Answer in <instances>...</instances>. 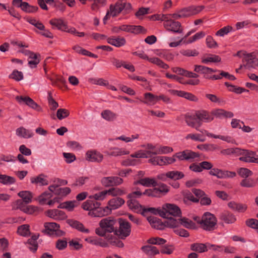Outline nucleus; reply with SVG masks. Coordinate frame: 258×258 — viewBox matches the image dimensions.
Instances as JSON below:
<instances>
[{"label":"nucleus","instance_id":"a211bd4d","mask_svg":"<svg viewBox=\"0 0 258 258\" xmlns=\"http://www.w3.org/2000/svg\"><path fill=\"white\" fill-rule=\"evenodd\" d=\"M46 215L49 218L57 221L63 220L67 218L64 212L58 209L48 210L46 211Z\"/></svg>","mask_w":258,"mask_h":258},{"label":"nucleus","instance_id":"e433bc0d","mask_svg":"<svg viewBox=\"0 0 258 258\" xmlns=\"http://www.w3.org/2000/svg\"><path fill=\"white\" fill-rule=\"evenodd\" d=\"M201 133L203 134H205L207 136L209 137L213 138L214 139H219L222 140V141H226L228 143H233L234 141L233 139L230 136H220V135H215L212 133L208 132L206 130L201 131Z\"/></svg>","mask_w":258,"mask_h":258},{"label":"nucleus","instance_id":"a878e982","mask_svg":"<svg viewBox=\"0 0 258 258\" xmlns=\"http://www.w3.org/2000/svg\"><path fill=\"white\" fill-rule=\"evenodd\" d=\"M122 32L131 33L135 34L142 32L143 27L141 26H135L130 25H121Z\"/></svg>","mask_w":258,"mask_h":258},{"label":"nucleus","instance_id":"e2e57ef3","mask_svg":"<svg viewBox=\"0 0 258 258\" xmlns=\"http://www.w3.org/2000/svg\"><path fill=\"white\" fill-rule=\"evenodd\" d=\"M106 191L107 192V195H108L114 197L121 196L125 194V192L123 190L117 187L111 188L108 190H106Z\"/></svg>","mask_w":258,"mask_h":258},{"label":"nucleus","instance_id":"de8ad7c7","mask_svg":"<svg viewBox=\"0 0 258 258\" xmlns=\"http://www.w3.org/2000/svg\"><path fill=\"white\" fill-rule=\"evenodd\" d=\"M17 233L19 235L27 237L30 235V226L28 224H24L18 227Z\"/></svg>","mask_w":258,"mask_h":258},{"label":"nucleus","instance_id":"9b49d317","mask_svg":"<svg viewBox=\"0 0 258 258\" xmlns=\"http://www.w3.org/2000/svg\"><path fill=\"white\" fill-rule=\"evenodd\" d=\"M25 55L28 56V66L31 69L37 67V64L40 62V55L38 53H34L29 50H25L22 51Z\"/></svg>","mask_w":258,"mask_h":258},{"label":"nucleus","instance_id":"1a4fd4ad","mask_svg":"<svg viewBox=\"0 0 258 258\" xmlns=\"http://www.w3.org/2000/svg\"><path fill=\"white\" fill-rule=\"evenodd\" d=\"M177 158L180 161H194L197 158L200 157L198 153L194 152L190 150H185L183 151L175 153Z\"/></svg>","mask_w":258,"mask_h":258},{"label":"nucleus","instance_id":"4be33fe9","mask_svg":"<svg viewBox=\"0 0 258 258\" xmlns=\"http://www.w3.org/2000/svg\"><path fill=\"white\" fill-rule=\"evenodd\" d=\"M211 112L213 119L215 117L222 119L223 118H232L234 116L233 112L222 109H214Z\"/></svg>","mask_w":258,"mask_h":258},{"label":"nucleus","instance_id":"603ef678","mask_svg":"<svg viewBox=\"0 0 258 258\" xmlns=\"http://www.w3.org/2000/svg\"><path fill=\"white\" fill-rule=\"evenodd\" d=\"M107 214L105 209H102L100 206L94 208L92 211L89 212L88 214L92 217H102Z\"/></svg>","mask_w":258,"mask_h":258},{"label":"nucleus","instance_id":"58836bf2","mask_svg":"<svg viewBox=\"0 0 258 258\" xmlns=\"http://www.w3.org/2000/svg\"><path fill=\"white\" fill-rule=\"evenodd\" d=\"M130 152L124 148L115 147L110 150L108 155L111 156H119L129 154Z\"/></svg>","mask_w":258,"mask_h":258},{"label":"nucleus","instance_id":"c85d7f7f","mask_svg":"<svg viewBox=\"0 0 258 258\" xmlns=\"http://www.w3.org/2000/svg\"><path fill=\"white\" fill-rule=\"evenodd\" d=\"M127 203L129 208L133 211L143 213L144 208L136 199H129Z\"/></svg>","mask_w":258,"mask_h":258},{"label":"nucleus","instance_id":"20e7f679","mask_svg":"<svg viewBox=\"0 0 258 258\" xmlns=\"http://www.w3.org/2000/svg\"><path fill=\"white\" fill-rule=\"evenodd\" d=\"M234 56L242 58L243 67L249 70L255 69L258 66V59L253 53H247L244 50L238 51Z\"/></svg>","mask_w":258,"mask_h":258},{"label":"nucleus","instance_id":"4468645a","mask_svg":"<svg viewBox=\"0 0 258 258\" xmlns=\"http://www.w3.org/2000/svg\"><path fill=\"white\" fill-rule=\"evenodd\" d=\"M101 182L103 186L109 187L119 185L123 182V180L117 176L104 177L101 179Z\"/></svg>","mask_w":258,"mask_h":258},{"label":"nucleus","instance_id":"79ce46f5","mask_svg":"<svg viewBox=\"0 0 258 258\" xmlns=\"http://www.w3.org/2000/svg\"><path fill=\"white\" fill-rule=\"evenodd\" d=\"M78 205V202L74 200L63 202L60 204L57 208L60 209H65L69 211H72L73 210L74 208Z\"/></svg>","mask_w":258,"mask_h":258},{"label":"nucleus","instance_id":"49530a36","mask_svg":"<svg viewBox=\"0 0 258 258\" xmlns=\"http://www.w3.org/2000/svg\"><path fill=\"white\" fill-rule=\"evenodd\" d=\"M220 218L221 220L227 224H232L236 220L235 216L228 212H225L222 214Z\"/></svg>","mask_w":258,"mask_h":258},{"label":"nucleus","instance_id":"680f3d73","mask_svg":"<svg viewBox=\"0 0 258 258\" xmlns=\"http://www.w3.org/2000/svg\"><path fill=\"white\" fill-rule=\"evenodd\" d=\"M22 11L28 13H32L36 12L38 10V7L30 5L27 2H24L22 8H21Z\"/></svg>","mask_w":258,"mask_h":258},{"label":"nucleus","instance_id":"3c124183","mask_svg":"<svg viewBox=\"0 0 258 258\" xmlns=\"http://www.w3.org/2000/svg\"><path fill=\"white\" fill-rule=\"evenodd\" d=\"M140 135L138 134H135L132 135L130 137H126L125 135H121L119 137H116L115 140H120L126 143L129 142H133L134 140L138 139Z\"/></svg>","mask_w":258,"mask_h":258},{"label":"nucleus","instance_id":"39448f33","mask_svg":"<svg viewBox=\"0 0 258 258\" xmlns=\"http://www.w3.org/2000/svg\"><path fill=\"white\" fill-rule=\"evenodd\" d=\"M200 227L205 230L212 231L215 228L217 220L215 215L210 212L205 213L202 217Z\"/></svg>","mask_w":258,"mask_h":258},{"label":"nucleus","instance_id":"7ed1b4c3","mask_svg":"<svg viewBox=\"0 0 258 258\" xmlns=\"http://www.w3.org/2000/svg\"><path fill=\"white\" fill-rule=\"evenodd\" d=\"M49 23L52 27H55L61 31L66 32L80 37L85 36L84 32H78L75 28L69 27L67 22L62 18L52 19L49 21Z\"/></svg>","mask_w":258,"mask_h":258},{"label":"nucleus","instance_id":"6ab92c4d","mask_svg":"<svg viewBox=\"0 0 258 258\" xmlns=\"http://www.w3.org/2000/svg\"><path fill=\"white\" fill-rule=\"evenodd\" d=\"M184 120L186 124L191 127L195 128L197 131H203L204 130H200V127L201 126L199 125V119L196 116V112L195 115H191L186 114L184 117Z\"/></svg>","mask_w":258,"mask_h":258},{"label":"nucleus","instance_id":"2f4dec72","mask_svg":"<svg viewBox=\"0 0 258 258\" xmlns=\"http://www.w3.org/2000/svg\"><path fill=\"white\" fill-rule=\"evenodd\" d=\"M144 101L143 102L148 105H154L157 102V95L151 93H145L144 94Z\"/></svg>","mask_w":258,"mask_h":258},{"label":"nucleus","instance_id":"412c9836","mask_svg":"<svg viewBox=\"0 0 258 258\" xmlns=\"http://www.w3.org/2000/svg\"><path fill=\"white\" fill-rule=\"evenodd\" d=\"M16 100L20 104H26L34 109H37L39 107L38 105L28 96H17Z\"/></svg>","mask_w":258,"mask_h":258},{"label":"nucleus","instance_id":"f704fd0d","mask_svg":"<svg viewBox=\"0 0 258 258\" xmlns=\"http://www.w3.org/2000/svg\"><path fill=\"white\" fill-rule=\"evenodd\" d=\"M124 203V200L121 198H113L108 202V207L110 210L116 209Z\"/></svg>","mask_w":258,"mask_h":258},{"label":"nucleus","instance_id":"4c0bfd02","mask_svg":"<svg viewBox=\"0 0 258 258\" xmlns=\"http://www.w3.org/2000/svg\"><path fill=\"white\" fill-rule=\"evenodd\" d=\"M32 183L39 184L40 185H47L49 182L47 179V176L41 174L36 177H32L31 178Z\"/></svg>","mask_w":258,"mask_h":258},{"label":"nucleus","instance_id":"423d86ee","mask_svg":"<svg viewBox=\"0 0 258 258\" xmlns=\"http://www.w3.org/2000/svg\"><path fill=\"white\" fill-rule=\"evenodd\" d=\"M194 71L202 74L203 78L206 79L217 80L221 79L220 76L214 74L218 72V70H214L204 66L195 65Z\"/></svg>","mask_w":258,"mask_h":258},{"label":"nucleus","instance_id":"a19ab883","mask_svg":"<svg viewBox=\"0 0 258 258\" xmlns=\"http://www.w3.org/2000/svg\"><path fill=\"white\" fill-rule=\"evenodd\" d=\"M175 92L176 94L179 97H183L191 101L197 102L198 101V97L191 93L183 91H175Z\"/></svg>","mask_w":258,"mask_h":258},{"label":"nucleus","instance_id":"09e8293b","mask_svg":"<svg viewBox=\"0 0 258 258\" xmlns=\"http://www.w3.org/2000/svg\"><path fill=\"white\" fill-rule=\"evenodd\" d=\"M147 220L153 227L157 229L162 228V222L157 217L149 216L147 218Z\"/></svg>","mask_w":258,"mask_h":258},{"label":"nucleus","instance_id":"bf43d9fd","mask_svg":"<svg viewBox=\"0 0 258 258\" xmlns=\"http://www.w3.org/2000/svg\"><path fill=\"white\" fill-rule=\"evenodd\" d=\"M107 196L106 190L96 193L93 195L89 196V199L94 200V201H103Z\"/></svg>","mask_w":258,"mask_h":258},{"label":"nucleus","instance_id":"2eb2a0df","mask_svg":"<svg viewBox=\"0 0 258 258\" xmlns=\"http://www.w3.org/2000/svg\"><path fill=\"white\" fill-rule=\"evenodd\" d=\"M164 26L168 31L178 33H181L183 32L181 27V24L177 21L171 20H166L164 23Z\"/></svg>","mask_w":258,"mask_h":258},{"label":"nucleus","instance_id":"052dcab7","mask_svg":"<svg viewBox=\"0 0 258 258\" xmlns=\"http://www.w3.org/2000/svg\"><path fill=\"white\" fill-rule=\"evenodd\" d=\"M225 85L227 86L228 88H229V91L233 92L237 94H241L246 91L248 92V90H246L243 88L230 85L228 82H225Z\"/></svg>","mask_w":258,"mask_h":258},{"label":"nucleus","instance_id":"bb28decb","mask_svg":"<svg viewBox=\"0 0 258 258\" xmlns=\"http://www.w3.org/2000/svg\"><path fill=\"white\" fill-rule=\"evenodd\" d=\"M107 42L115 47H120L124 45L126 43V40L122 37H111L107 39Z\"/></svg>","mask_w":258,"mask_h":258},{"label":"nucleus","instance_id":"69168bd1","mask_svg":"<svg viewBox=\"0 0 258 258\" xmlns=\"http://www.w3.org/2000/svg\"><path fill=\"white\" fill-rule=\"evenodd\" d=\"M26 203L22 200H18L13 202L12 204V209L13 210L20 209L23 212L26 205Z\"/></svg>","mask_w":258,"mask_h":258},{"label":"nucleus","instance_id":"13d9d810","mask_svg":"<svg viewBox=\"0 0 258 258\" xmlns=\"http://www.w3.org/2000/svg\"><path fill=\"white\" fill-rule=\"evenodd\" d=\"M180 225L188 229H194L197 228L196 224L190 220L183 218L180 219Z\"/></svg>","mask_w":258,"mask_h":258},{"label":"nucleus","instance_id":"473e14b6","mask_svg":"<svg viewBox=\"0 0 258 258\" xmlns=\"http://www.w3.org/2000/svg\"><path fill=\"white\" fill-rule=\"evenodd\" d=\"M135 184H140L146 187L156 186L157 185V181L154 178L146 177L140 179L135 182Z\"/></svg>","mask_w":258,"mask_h":258},{"label":"nucleus","instance_id":"5701e85b","mask_svg":"<svg viewBox=\"0 0 258 258\" xmlns=\"http://www.w3.org/2000/svg\"><path fill=\"white\" fill-rule=\"evenodd\" d=\"M85 240L88 243L96 246L102 247H108V243L103 239L94 236H90L86 238Z\"/></svg>","mask_w":258,"mask_h":258},{"label":"nucleus","instance_id":"0e129e2a","mask_svg":"<svg viewBox=\"0 0 258 258\" xmlns=\"http://www.w3.org/2000/svg\"><path fill=\"white\" fill-rule=\"evenodd\" d=\"M69 245L71 249L80 250L83 247V245L80 243L79 240L77 239H73L69 242Z\"/></svg>","mask_w":258,"mask_h":258},{"label":"nucleus","instance_id":"f8f14e48","mask_svg":"<svg viewBox=\"0 0 258 258\" xmlns=\"http://www.w3.org/2000/svg\"><path fill=\"white\" fill-rule=\"evenodd\" d=\"M196 116L199 119V125L202 126L203 122L209 123L213 120L212 112L205 110L196 111Z\"/></svg>","mask_w":258,"mask_h":258},{"label":"nucleus","instance_id":"8fccbe9b","mask_svg":"<svg viewBox=\"0 0 258 258\" xmlns=\"http://www.w3.org/2000/svg\"><path fill=\"white\" fill-rule=\"evenodd\" d=\"M220 61V57L215 54H209L208 56H205L202 59V62L204 63H208L209 62H218Z\"/></svg>","mask_w":258,"mask_h":258},{"label":"nucleus","instance_id":"ea45409f","mask_svg":"<svg viewBox=\"0 0 258 258\" xmlns=\"http://www.w3.org/2000/svg\"><path fill=\"white\" fill-rule=\"evenodd\" d=\"M142 250L147 255L152 256L159 253V250L154 246L145 245L141 247Z\"/></svg>","mask_w":258,"mask_h":258},{"label":"nucleus","instance_id":"c03bdc74","mask_svg":"<svg viewBox=\"0 0 258 258\" xmlns=\"http://www.w3.org/2000/svg\"><path fill=\"white\" fill-rule=\"evenodd\" d=\"M164 224L167 227L176 229L180 225V219L177 220L173 218H167L164 222Z\"/></svg>","mask_w":258,"mask_h":258},{"label":"nucleus","instance_id":"aec40b11","mask_svg":"<svg viewBox=\"0 0 258 258\" xmlns=\"http://www.w3.org/2000/svg\"><path fill=\"white\" fill-rule=\"evenodd\" d=\"M86 159L89 162L99 163L102 161L103 156L97 151L90 150L86 154Z\"/></svg>","mask_w":258,"mask_h":258},{"label":"nucleus","instance_id":"7c9ffc66","mask_svg":"<svg viewBox=\"0 0 258 258\" xmlns=\"http://www.w3.org/2000/svg\"><path fill=\"white\" fill-rule=\"evenodd\" d=\"M169 16L171 18L175 20L190 16L188 7L178 10L174 13L170 14Z\"/></svg>","mask_w":258,"mask_h":258},{"label":"nucleus","instance_id":"ddd939ff","mask_svg":"<svg viewBox=\"0 0 258 258\" xmlns=\"http://www.w3.org/2000/svg\"><path fill=\"white\" fill-rule=\"evenodd\" d=\"M45 228L44 232L48 234L51 235L55 232L56 234L62 235L64 232L59 230L60 226L59 224L54 222H46L44 224Z\"/></svg>","mask_w":258,"mask_h":258},{"label":"nucleus","instance_id":"0eeeda50","mask_svg":"<svg viewBox=\"0 0 258 258\" xmlns=\"http://www.w3.org/2000/svg\"><path fill=\"white\" fill-rule=\"evenodd\" d=\"M238 155H241V157L239 158V160L241 161L246 163L258 164V155L256 154L255 152L240 148Z\"/></svg>","mask_w":258,"mask_h":258},{"label":"nucleus","instance_id":"6e6552de","mask_svg":"<svg viewBox=\"0 0 258 258\" xmlns=\"http://www.w3.org/2000/svg\"><path fill=\"white\" fill-rule=\"evenodd\" d=\"M131 231V225L126 220L119 219V227L118 230L115 231L116 235L120 238L124 239L130 235Z\"/></svg>","mask_w":258,"mask_h":258},{"label":"nucleus","instance_id":"72a5a7b5","mask_svg":"<svg viewBox=\"0 0 258 258\" xmlns=\"http://www.w3.org/2000/svg\"><path fill=\"white\" fill-rule=\"evenodd\" d=\"M142 147L145 148L144 150L148 158L151 157L152 155H157V147L151 143L143 145Z\"/></svg>","mask_w":258,"mask_h":258},{"label":"nucleus","instance_id":"c756f323","mask_svg":"<svg viewBox=\"0 0 258 258\" xmlns=\"http://www.w3.org/2000/svg\"><path fill=\"white\" fill-rule=\"evenodd\" d=\"M16 134L17 136L24 139L31 138L34 135V133L32 131L27 130L23 126L16 129Z\"/></svg>","mask_w":258,"mask_h":258},{"label":"nucleus","instance_id":"c9c22d12","mask_svg":"<svg viewBox=\"0 0 258 258\" xmlns=\"http://www.w3.org/2000/svg\"><path fill=\"white\" fill-rule=\"evenodd\" d=\"M101 117L108 121H113L117 117V114L109 109L103 110L101 113Z\"/></svg>","mask_w":258,"mask_h":258},{"label":"nucleus","instance_id":"b1692460","mask_svg":"<svg viewBox=\"0 0 258 258\" xmlns=\"http://www.w3.org/2000/svg\"><path fill=\"white\" fill-rule=\"evenodd\" d=\"M114 232V234L107 233L106 234V236H104L107 241L106 242L108 244H110L119 247H123V243L115 235L116 234L115 232Z\"/></svg>","mask_w":258,"mask_h":258},{"label":"nucleus","instance_id":"37998d69","mask_svg":"<svg viewBox=\"0 0 258 258\" xmlns=\"http://www.w3.org/2000/svg\"><path fill=\"white\" fill-rule=\"evenodd\" d=\"M190 248L192 250L197 251L199 253L206 252L208 250L207 243L206 244L201 243H195L191 245Z\"/></svg>","mask_w":258,"mask_h":258},{"label":"nucleus","instance_id":"5fc2aeb1","mask_svg":"<svg viewBox=\"0 0 258 258\" xmlns=\"http://www.w3.org/2000/svg\"><path fill=\"white\" fill-rule=\"evenodd\" d=\"M147 212H149L154 214H159L160 216L163 218H166V213L165 211L162 210V208H158L157 209L154 208H149L147 209L144 208L142 214Z\"/></svg>","mask_w":258,"mask_h":258},{"label":"nucleus","instance_id":"864d4df0","mask_svg":"<svg viewBox=\"0 0 258 258\" xmlns=\"http://www.w3.org/2000/svg\"><path fill=\"white\" fill-rule=\"evenodd\" d=\"M15 181L14 177L0 173V183L4 185L12 184L14 183Z\"/></svg>","mask_w":258,"mask_h":258},{"label":"nucleus","instance_id":"4d7b16f0","mask_svg":"<svg viewBox=\"0 0 258 258\" xmlns=\"http://www.w3.org/2000/svg\"><path fill=\"white\" fill-rule=\"evenodd\" d=\"M168 177L173 180H178L184 177L183 172L178 171H170L167 172Z\"/></svg>","mask_w":258,"mask_h":258},{"label":"nucleus","instance_id":"cd10ccee","mask_svg":"<svg viewBox=\"0 0 258 258\" xmlns=\"http://www.w3.org/2000/svg\"><path fill=\"white\" fill-rule=\"evenodd\" d=\"M100 206L101 204L99 202L89 199L82 204V207L84 210L91 212L94 208Z\"/></svg>","mask_w":258,"mask_h":258},{"label":"nucleus","instance_id":"338daca9","mask_svg":"<svg viewBox=\"0 0 258 258\" xmlns=\"http://www.w3.org/2000/svg\"><path fill=\"white\" fill-rule=\"evenodd\" d=\"M173 151L172 147L167 146H159L157 147L158 154H166L170 153Z\"/></svg>","mask_w":258,"mask_h":258},{"label":"nucleus","instance_id":"a18cd8bd","mask_svg":"<svg viewBox=\"0 0 258 258\" xmlns=\"http://www.w3.org/2000/svg\"><path fill=\"white\" fill-rule=\"evenodd\" d=\"M18 195L19 197L22 199V200H23L26 204L31 203L32 201L33 195L30 191H21L18 194Z\"/></svg>","mask_w":258,"mask_h":258},{"label":"nucleus","instance_id":"393cba45","mask_svg":"<svg viewBox=\"0 0 258 258\" xmlns=\"http://www.w3.org/2000/svg\"><path fill=\"white\" fill-rule=\"evenodd\" d=\"M67 222L71 227L76 229L80 232L85 233H88L90 232L89 230L87 228H86L84 225L79 221L73 219H69Z\"/></svg>","mask_w":258,"mask_h":258},{"label":"nucleus","instance_id":"774afa93","mask_svg":"<svg viewBox=\"0 0 258 258\" xmlns=\"http://www.w3.org/2000/svg\"><path fill=\"white\" fill-rule=\"evenodd\" d=\"M70 115V111L64 108H59L57 110L56 116L58 119L62 120L67 118Z\"/></svg>","mask_w":258,"mask_h":258},{"label":"nucleus","instance_id":"f03ea898","mask_svg":"<svg viewBox=\"0 0 258 258\" xmlns=\"http://www.w3.org/2000/svg\"><path fill=\"white\" fill-rule=\"evenodd\" d=\"M116 221L111 217L102 219L99 223V227L95 229V233L99 236H106L107 233L115 232Z\"/></svg>","mask_w":258,"mask_h":258},{"label":"nucleus","instance_id":"dca6fc26","mask_svg":"<svg viewBox=\"0 0 258 258\" xmlns=\"http://www.w3.org/2000/svg\"><path fill=\"white\" fill-rule=\"evenodd\" d=\"M210 175L216 176L218 178H226L235 176L234 172L222 170L218 168H213L209 172Z\"/></svg>","mask_w":258,"mask_h":258},{"label":"nucleus","instance_id":"6e6d98bb","mask_svg":"<svg viewBox=\"0 0 258 258\" xmlns=\"http://www.w3.org/2000/svg\"><path fill=\"white\" fill-rule=\"evenodd\" d=\"M149 62L155 64L157 66H159L160 68H163L164 69H167L169 68V66L164 63L162 60L160 58L156 57L149 58L148 60Z\"/></svg>","mask_w":258,"mask_h":258},{"label":"nucleus","instance_id":"f257e3e1","mask_svg":"<svg viewBox=\"0 0 258 258\" xmlns=\"http://www.w3.org/2000/svg\"><path fill=\"white\" fill-rule=\"evenodd\" d=\"M132 9L131 4L126 0H117L114 4L110 5L109 10L103 18V22L105 24L106 21L111 17H116L121 12L124 14H129Z\"/></svg>","mask_w":258,"mask_h":258},{"label":"nucleus","instance_id":"9d476101","mask_svg":"<svg viewBox=\"0 0 258 258\" xmlns=\"http://www.w3.org/2000/svg\"><path fill=\"white\" fill-rule=\"evenodd\" d=\"M52 196V193L45 191L39 196L36 199V200L41 205H47L50 206H52L55 203L58 202V199L57 198L51 199Z\"/></svg>","mask_w":258,"mask_h":258},{"label":"nucleus","instance_id":"f3484780","mask_svg":"<svg viewBox=\"0 0 258 258\" xmlns=\"http://www.w3.org/2000/svg\"><path fill=\"white\" fill-rule=\"evenodd\" d=\"M162 210L165 211L166 217L168 214L173 216H179L181 213L179 208L174 204H165L162 206Z\"/></svg>","mask_w":258,"mask_h":258}]
</instances>
